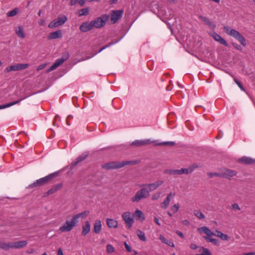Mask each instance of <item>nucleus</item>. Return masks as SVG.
Listing matches in <instances>:
<instances>
[{"label":"nucleus","instance_id":"f257e3e1","mask_svg":"<svg viewBox=\"0 0 255 255\" xmlns=\"http://www.w3.org/2000/svg\"><path fill=\"white\" fill-rule=\"evenodd\" d=\"M90 214V211L86 210L82 213L74 215L71 221L66 220L65 224L60 227L59 231L61 232L71 231L78 222L79 218H86Z\"/></svg>","mask_w":255,"mask_h":255},{"label":"nucleus","instance_id":"f03ea898","mask_svg":"<svg viewBox=\"0 0 255 255\" xmlns=\"http://www.w3.org/2000/svg\"><path fill=\"white\" fill-rule=\"evenodd\" d=\"M134 161H111L102 165V168L106 170H113L121 168L127 165L134 164Z\"/></svg>","mask_w":255,"mask_h":255},{"label":"nucleus","instance_id":"7ed1b4c3","mask_svg":"<svg viewBox=\"0 0 255 255\" xmlns=\"http://www.w3.org/2000/svg\"><path fill=\"white\" fill-rule=\"evenodd\" d=\"M58 173L55 172L51 173L48 176L36 180L34 182L28 186V188L32 189L44 185L49 183L53 178L57 175Z\"/></svg>","mask_w":255,"mask_h":255},{"label":"nucleus","instance_id":"20e7f679","mask_svg":"<svg viewBox=\"0 0 255 255\" xmlns=\"http://www.w3.org/2000/svg\"><path fill=\"white\" fill-rule=\"evenodd\" d=\"M224 29L227 34L234 37L235 39L238 40L243 46H245L246 45L245 38L242 35L240 34L239 31L231 28L228 26H224Z\"/></svg>","mask_w":255,"mask_h":255},{"label":"nucleus","instance_id":"39448f33","mask_svg":"<svg viewBox=\"0 0 255 255\" xmlns=\"http://www.w3.org/2000/svg\"><path fill=\"white\" fill-rule=\"evenodd\" d=\"M142 188L138 190L135 194L131 197V201L132 202H138L141 199L147 198L149 196V192L148 190L145 186H141Z\"/></svg>","mask_w":255,"mask_h":255},{"label":"nucleus","instance_id":"423d86ee","mask_svg":"<svg viewBox=\"0 0 255 255\" xmlns=\"http://www.w3.org/2000/svg\"><path fill=\"white\" fill-rule=\"evenodd\" d=\"M110 16L105 14L92 20L94 28H100L105 26L106 21L109 19Z\"/></svg>","mask_w":255,"mask_h":255},{"label":"nucleus","instance_id":"0eeeda50","mask_svg":"<svg viewBox=\"0 0 255 255\" xmlns=\"http://www.w3.org/2000/svg\"><path fill=\"white\" fill-rule=\"evenodd\" d=\"M191 170V169H186L184 168L180 169H167L164 170L163 172L165 174L171 175H180L183 174H188Z\"/></svg>","mask_w":255,"mask_h":255},{"label":"nucleus","instance_id":"6e6552de","mask_svg":"<svg viewBox=\"0 0 255 255\" xmlns=\"http://www.w3.org/2000/svg\"><path fill=\"white\" fill-rule=\"evenodd\" d=\"M69 57V53L68 52H65L63 54L62 57L56 60L55 62L47 70V72L52 71L57 68L58 66L61 65L65 60L68 59Z\"/></svg>","mask_w":255,"mask_h":255},{"label":"nucleus","instance_id":"1a4fd4ad","mask_svg":"<svg viewBox=\"0 0 255 255\" xmlns=\"http://www.w3.org/2000/svg\"><path fill=\"white\" fill-rule=\"evenodd\" d=\"M67 20V18L65 15L59 16L57 19H55L49 23L48 27L50 28L57 27L65 23Z\"/></svg>","mask_w":255,"mask_h":255},{"label":"nucleus","instance_id":"9d476101","mask_svg":"<svg viewBox=\"0 0 255 255\" xmlns=\"http://www.w3.org/2000/svg\"><path fill=\"white\" fill-rule=\"evenodd\" d=\"M29 66L28 64H17L14 65H12L11 66L7 67L5 69L4 72L5 73L9 72L10 71H19L21 70H23L27 68Z\"/></svg>","mask_w":255,"mask_h":255},{"label":"nucleus","instance_id":"9b49d317","mask_svg":"<svg viewBox=\"0 0 255 255\" xmlns=\"http://www.w3.org/2000/svg\"><path fill=\"white\" fill-rule=\"evenodd\" d=\"M124 10H112L111 11V20L113 23L117 22L123 16Z\"/></svg>","mask_w":255,"mask_h":255},{"label":"nucleus","instance_id":"f8f14e48","mask_svg":"<svg viewBox=\"0 0 255 255\" xmlns=\"http://www.w3.org/2000/svg\"><path fill=\"white\" fill-rule=\"evenodd\" d=\"M221 171L222 178H225L229 180H231L233 177L236 176L237 174L236 171L227 168L222 169Z\"/></svg>","mask_w":255,"mask_h":255},{"label":"nucleus","instance_id":"ddd939ff","mask_svg":"<svg viewBox=\"0 0 255 255\" xmlns=\"http://www.w3.org/2000/svg\"><path fill=\"white\" fill-rule=\"evenodd\" d=\"M164 183V181L159 180L155 182L154 183H149L147 184L142 185V186H145L146 188H148L149 192L157 189L159 187L161 186Z\"/></svg>","mask_w":255,"mask_h":255},{"label":"nucleus","instance_id":"4468645a","mask_svg":"<svg viewBox=\"0 0 255 255\" xmlns=\"http://www.w3.org/2000/svg\"><path fill=\"white\" fill-rule=\"evenodd\" d=\"M130 214V212H127L124 213L122 215V218L129 229L131 228L133 223V220L131 217Z\"/></svg>","mask_w":255,"mask_h":255},{"label":"nucleus","instance_id":"2eb2a0df","mask_svg":"<svg viewBox=\"0 0 255 255\" xmlns=\"http://www.w3.org/2000/svg\"><path fill=\"white\" fill-rule=\"evenodd\" d=\"M92 21L83 22L80 26L79 29L81 32H86L93 29Z\"/></svg>","mask_w":255,"mask_h":255},{"label":"nucleus","instance_id":"dca6fc26","mask_svg":"<svg viewBox=\"0 0 255 255\" xmlns=\"http://www.w3.org/2000/svg\"><path fill=\"white\" fill-rule=\"evenodd\" d=\"M174 196V194L170 193L166 199L160 204V207L163 209H166L169 206L171 198Z\"/></svg>","mask_w":255,"mask_h":255},{"label":"nucleus","instance_id":"f3484780","mask_svg":"<svg viewBox=\"0 0 255 255\" xmlns=\"http://www.w3.org/2000/svg\"><path fill=\"white\" fill-rule=\"evenodd\" d=\"M152 141L150 139L145 140H136L131 143V145H134L136 146H141L143 145H146L148 144L152 143Z\"/></svg>","mask_w":255,"mask_h":255},{"label":"nucleus","instance_id":"a211bd4d","mask_svg":"<svg viewBox=\"0 0 255 255\" xmlns=\"http://www.w3.org/2000/svg\"><path fill=\"white\" fill-rule=\"evenodd\" d=\"M14 31L18 37L24 39L25 37L23 27L22 25H18L14 27Z\"/></svg>","mask_w":255,"mask_h":255},{"label":"nucleus","instance_id":"6ab92c4d","mask_svg":"<svg viewBox=\"0 0 255 255\" xmlns=\"http://www.w3.org/2000/svg\"><path fill=\"white\" fill-rule=\"evenodd\" d=\"M197 231L200 233H203L207 235L206 237H210L213 235L215 236L216 233L212 232L206 226H203L197 229Z\"/></svg>","mask_w":255,"mask_h":255},{"label":"nucleus","instance_id":"aec40b11","mask_svg":"<svg viewBox=\"0 0 255 255\" xmlns=\"http://www.w3.org/2000/svg\"><path fill=\"white\" fill-rule=\"evenodd\" d=\"M212 36L215 39V40L219 42L221 44L226 46H227L228 45L227 41L217 33H213L212 35Z\"/></svg>","mask_w":255,"mask_h":255},{"label":"nucleus","instance_id":"412c9836","mask_svg":"<svg viewBox=\"0 0 255 255\" xmlns=\"http://www.w3.org/2000/svg\"><path fill=\"white\" fill-rule=\"evenodd\" d=\"M88 156L87 154H83L77 158L75 161L72 162L71 164V168H73L75 166L77 165L81 161L85 160Z\"/></svg>","mask_w":255,"mask_h":255},{"label":"nucleus","instance_id":"4be33fe9","mask_svg":"<svg viewBox=\"0 0 255 255\" xmlns=\"http://www.w3.org/2000/svg\"><path fill=\"white\" fill-rule=\"evenodd\" d=\"M239 161L245 164H253L255 163V159L247 156L240 158L239 159Z\"/></svg>","mask_w":255,"mask_h":255},{"label":"nucleus","instance_id":"5701e85b","mask_svg":"<svg viewBox=\"0 0 255 255\" xmlns=\"http://www.w3.org/2000/svg\"><path fill=\"white\" fill-rule=\"evenodd\" d=\"M26 241H21L17 242H12V249H20L25 247L27 245Z\"/></svg>","mask_w":255,"mask_h":255},{"label":"nucleus","instance_id":"b1692460","mask_svg":"<svg viewBox=\"0 0 255 255\" xmlns=\"http://www.w3.org/2000/svg\"><path fill=\"white\" fill-rule=\"evenodd\" d=\"M102 230V223L100 220H96L94 224V232L99 234Z\"/></svg>","mask_w":255,"mask_h":255},{"label":"nucleus","instance_id":"393cba45","mask_svg":"<svg viewBox=\"0 0 255 255\" xmlns=\"http://www.w3.org/2000/svg\"><path fill=\"white\" fill-rule=\"evenodd\" d=\"M62 187H63L62 183L57 184L53 186L50 189H49L46 192L47 195H49L53 194L54 193H55L57 191H58L60 189H61Z\"/></svg>","mask_w":255,"mask_h":255},{"label":"nucleus","instance_id":"a878e982","mask_svg":"<svg viewBox=\"0 0 255 255\" xmlns=\"http://www.w3.org/2000/svg\"><path fill=\"white\" fill-rule=\"evenodd\" d=\"M199 18L203 21L205 23V24H206V25H208L210 27L214 29L216 27V25L213 23V22L212 21H211L209 19H208L207 17L204 16H202V15H200L199 16Z\"/></svg>","mask_w":255,"mask_h":255},{"label":"nucleus","instance_id":"bb28decb","mask_svg":"<svg viewBox=\"0 0 255 255\" xmlns=\"http://www.w3.org/2000/svg\"><path fill=\"white\" fill-rule=\"evenodd\" d=\"M91 230V226L90 222L88 221H87L85 223V225L82 226V234L83 236H86L87 234H88Z\"/></svg>","mask_w":255,"mask_h":255},{"label":"nucleus","instance_id":"cd10ccee","mask_svg":"<svg viewBox=\"0 0 255 255\" xmlns=\"http://www.w3.org/2000/svg\"><path fill=\"white\" fill-rule=\"evenodd\" d=\"M0 249L5 251L12 249V242L5 243L0 241Z\"/></svg>","mask_w":255,"mask_h":255},{"label":"nucleus","instance_id":"c85d7f7f","mask_svg":"<svg viewBox=\"0 0 255 255\" xmlns=\"http://www.w3.org/2000/svg\"><path fill=\"white\" fill-rule=\"evenodd\" d=\"M62 34L60 31H56L55 32H51L48 36V39H53L58 38H61Z\"/></svg>","mask_w":255,"mask_h":255},{"label":"nucleus","instance_id":"c756f323","mask_svg":"<svg viewBox=\"0 0 255 255\" xmlns=\"http://www.w3.org/2000/svg\"><path fill=\"white\" fill-rule=\"evenodd\" d=\"M107 224L109 228H117L118 227V222L113 219L107 218Z\"/></svg>","mask_w":255,"mask_h":255},{"label":"nucleus","instance_id":"7c9ffc66","mask_svg":"<svg viewBox=\"0 0 255 255\" xmlns=\"http://www.w3.org/2000/svg\"><path fill=\"white\" fill-rule=\"evenodd\" d=\"M215 233V236L220 238L223 241H228L230 239V237L227 234H223L219 231L216 230Z\"/></svg>","mask_w":255,"mask_h":255},{"label":"nucleus","instance_id":"2f4dec72","mask_svg":"<svg viewBox=\"0 0 255 255\" xmlns=\"http://www.w3.org/2000/svg\"><path fill=\"white\" fill-rule=\"evenodd\" d=\"M26 98V97H24L22 99H19L18 100H17V101H15L13 102H11V103H8V104H6L5 105H0V109H5V108H8V107H10L13 105H14L16 104H18L20 101H21L22 100L25 99Z\"/></svg>","mask_w":255,"mask_h":255},{"label":"nucleus","instance_id":"473e14b6","mask_svg":"<svg viewBox=\"0 0 255 255\" xmlns=\"http://www.w3.org/2000/svg\"><path fill=\"white\" fill-rule=\"evenodd\" d=\"M133 215L137 218V220H141L142 221L145 219L143 213L138 209L135 211Z\"/></svg>","mask_w":255,"mask_h":255},{"label":"nucleus","instance_id":"72a5a7b5","mask_svg":"<svg viewBox=\"0 0 255 255\" xmlns=\"http://www.w3.org/2000/svg\"><path fill=\"white\" fill-rule=\"evenodd\" d=\"M89 13V9L88 7L80 9L78 11V15L79 16L87 15Z\"/></svg>","mask_w":255,"mask_h":255},{"label":"nucleus","instance_id":"f704fd0d","mask_svg":"<svg viewBox=\"0 0 255 255\" xmlns=\"http://www.w3.org/2000/svg\"><path fill=\"white\" fill-rule=\"evenodd\" d=\"M136 234L139 239L142 241H145L146 238L145 237V234L143 232L141 231L140 230H137L136 231Z\"/></svg>","mask_w":255,"mask_h":255},{"label":"nucleus","instance_id":"c9c22d12","mask_svg":"<svg viewBox=\"0 0 255 255\" xmlns=\"http://www.w3.org/2000/svg\"><path fill=\"white\" fill-rule=\"evenodd\" d=\"M204 238L208 242H211L215 245H219L218 241L216 239L211 238L208 237H204Z\"/></svg>","mask_w":255,"mask_h":255},{"label":"nucleus","instance_id":"e433bc0d","mask_svg":"<svg viewBox=\"0 0 255 255\" xmlns=\"http://www.w3.org/2000/svg\"><path fill=\"white\" fill-rule=\"evenodd\" d=\"M194 215L199 219H204L205 218V216L199 210H195L194 211Z\"/></svg>","mask_w":255,"mask_h":255},{"label":"nucleus","instance_id":"4c0bfd02","mask_svg":"<svg viewBox=\"0 0 255 255\" xmlns=\"http://www.w3.org/2000/svg\"><path fill=\"white\" fill-rule=\"evenodd\" d=\"M231 209L234 211H237L241 210V208L239 206V204L237 203H234L231 205L230 206Z\"/></svg>","mask_w":255,"mask_h":255},{"label":"nucleus","instance_id":"58836bf2","mask_svg":"<svg viewBox=\"0 0 255 255\" xmlns=\"http://www.w3.org/2000/svg\"><path fill=\"white\" fill-rule=\"evenodd\" d=\"M208 177L212 178L214 176L220 177L222 178V171L221 170L220 173L218 172H209L207 174Z\"/></svg>","mask_w":255,"mask_h":255},{"label":"nucleus","instance_id":"ea45409f","mask_svg":"<svg viewBox=\"0 0 255 255\" xmlns=\"http://www.w3.org/2000/svg\"><path fill=\"white\" fill-rule=\"evenodd\" d=\"M175 144V143L174 141H166V142H160L156 145H169V146H173Z\"/></svg>","mask_w":255,"mask_h":255},{"label":"nucleus","instance_id":"a19ab883","mask_svg":"<svg viewBox=\"0 0 255 255\" xmlns=\"http://www.w3.org/2000/svg\"><path fill=\"white\" fill-rule=\"evenodd\" d=\"M161 194L160 192H157L154 193L152 195L151 199L154 201L157 200L161 197Z\"/></svg>","mask_w":255,"mask_h":255},{"label":"nucleus","instance_id":"79ce46f5","mask_svg":"<svg viewBox=\"0 0 255 255\" xmlns=\"http://www.w3.org/2000/svg\"><path fill=\"white\" fill-rule=\"evenodd\" d=\"M201 249L203 251L202 254H197L196 255H211V254L208 249L203 248V247H202Z\"/></svg>","mask_w":255,"mask_h":255},{"label":"nucleus","instance_id":"37998d69","mask_svg":"<svg viewBox=\"0 0 255 255\" xmlns=\"http://www.w3.org/2000/svg\"><path fill=\"white\" fill-rule=\"evenodd\" d=\"M17 9H14L11 11H8L6 15L7 16L11 17L15 16L17 13Z\"/></svg>","mask_w":255,"mask_h":255},{"label":"nucleus","instance_id":"c03bdc74","mask_svg":"<svg viewBox=\"0 0 255 255\" xmlns=\"http://www.w3.org/2000/svg\"><path fill=\"white\" fill-rule=\"evenodd\" d=\"M115 251V249L113 246L110 244L107 246V252L108 253L112 254Z\"/></svg>","mask_w":255,"mask_h":255},{"label":"nucleus","instance_id":"a18cd8bd","mask_svg":"<svg viewBox=\"0 0 255 255\" xmlns=\"http://www.w3.org/2000/svg\"><path fill=\"white\" fill-rule=\"evenodd\" d=\"M179 208V205L178 204H174L171 207V210L174 213H177Z\"/></svg>","mask_w":255,"mask_h":255},{"label":"nucleus","instance_id":"49530a36","mask_svg":"<svg viewBox=\"0 0 255 255\" xmlns=\"http://www.w3.org/2000/svg\"><path fill=\"white\" fill-rule=\"evenodd\" d=\"M234 81L238 85V86L242 90L245 91L244 88L243 87L241 83L237 79H234Z\"/></svg>","mask_w":255,"mask_h":255},{"label":"nucleus","instance_id":"de8ad7c7","mask_svg":"<svg viewBox=\"0 0 255 255\" xmlns=\"http://www.w3.org/2000/svg\"><path fill=\"white\" fill-rule=\"evenodd\" d=\"M198 165L197 164H193L192 165L189 167L188 168H186V169H191L192 170L190 172V173H191L194 169L198 168Z\"/></svg>","mask_w":255,"mask_h":255},{"label":"nucleus","instance_id":"09e8293b","mask_svg":"<svg viewBox=\"0 0 255 255\" xmlns=\"http://www.w3.org/2000/svg\"><path fill=\"white\" fill-rule=\"evenodd\" d=\"M124 245H125V248H126V250H127V251L128 252H130L131 248L129 247V246L126 242H125Z\"/></svg>","mask_w":255,"mask_h":255},{"label":"nucleus","instance_id":"8fccbe9b","mask_svg":"<svg viewBox=\"0 0 255 255\" xmlns=\"http://www.w3.org/2000/svg\"><path fill=\"white\" fill-rule=\"evenodd\" d=\"M113 43H110L109 44H108V45L105 46H103V47H102L100 50H99V52H101V51H102L104 49H106V48L109 47L110 46L112 45Z\"/></svg>","mask_w":255,"mask_h":255},{"label":"nucleus","instance_id":"3c124183","mask_svg":"<svg viewBox=\"0 0 255 255\" xmlns=\"http://www.w3.org/2000/svg\"><path fill=\"white\" fill-rule=\"evenodd\" d=\"M159 239L163 243H167L166 239L162 236L160 235L159 237Z\"/></svg>","mask_w":255,"mask_h":255},{"label":"nucleus","instance_id":"603ef678","mask_svg":"<svg viewBox=\"0 0 255 255\" xmlns=\"http://www.w3.org/2000/svg\"><path fill=\"white\" fill-rule=\"evenodd\" d=\"M45 67V64H41L39 66H38V67L37 68V71L41 70L43 69V68H44Z\"/></svg>","mask_w":255,"mask_h":255},{"label":"nucleus","instance_id":"864d4df0","mask_svg":"<svg viewBox=\"0 0 255 255\" xmlns=\"http://www.w3.org/2000/svg\"><path fill=\"white\" fill-rule=\"evenodd\" d=\"M39 25H42V26L44 25L45 24V20L43 19H40V20L39 21Z\"/></svg>","mask_w":255,"mask_h":255},{"label":"nucleus","instance_id":"5fc2aeb1","mask_svg":"<svg viewBox=\"0 0 255 255\" xmlns=\"http://www.w3.org/2000/svg\"><path fill=\"white\" fill-rule=\"evenodd\" d=\"M182 224L185 226H188L190 223L188 220H184L182 221Z\"/></svg>","mask_w":255,"mask_h":255},{"label":"nucleus","instance_id":"6e6d98bb","mask_svg":"<svg viewBox=\"0 0 255 255\" xmlns=\"http://www.w3.org/2000/svg\"><path fill=\"white\" fill-rule=\"evenodd\" d=\"M78 2L80 6H82L85 3V0H80L78 1Z\"/></svg>","mask_w":255,"mask_h":255},{"label":"nucleus","instance_id":"4d7b16f0","mask_svg":"<svg viewBox=\"0 0 255 255\" xmlns=\"http://www.w3.org/2000/svg\"><path fill=\"white\" fill-rule=\"evenodd\" d=\"M78 1V0H71L70 5H73L76 3V2Z\"/></svg>","mask_w":255,"mask_h":255},{"label":"nucleus","instance_id":"13d9d810","mask_svg":"<svg viewBox=\"0 0 255 255\" xmlns=\"http://www.w3.org/2000/svg\"><path fill=\"white\" fill-rule=\"evenodd\" d=\"M176 233H177V234L178 236H180V237H181L182 238H184V235H183V233H182L181 232L179 231H177L176 232Z\"/></svg>","mask_w":255,"mask_h":255},{"label":"nucleus","instance_id":"bf43d9fd","mask_svg":"<svg viewBox=\"0 0 255 255\" xmlns=\"http://www.w3.org/2000/svg\"><path fill=\"white\" fill-rule=\"evenodd\" d=\"M154 222H155V223H156L157 225H158V226H160V222H159V220H158V218H157L156 217H155V218H154Z\"/></svg>","mask_w":255,"mask_h":255},{"label":"nucleus","instance_id":"052dcab7","mask_svg":"<svg viewBox=\"0 0 255 255\" xmlns=\"http://www.w3.org/2000/svg\"><path fill=\"white\" fill-rule=\"evenodd\" d=\"M57 255H63V252L61 248L58 250Z\"/></svg>","mask_w":255,"mask_h":255},{"label":"nucleus","instance_id":"680f3d73","mask_svg":"<svg viewBox=\"0 0 255 255\" xmlns=\"http://www.w3.org/2000/svg\"><path fill=\"white\" fill-rule=\"evenodd\" d=\"M190 247L193 250H196L197 249V246L195 244H191Z\"/></svg>","mask_w":255,"mask_h":255},{"label":"nucleus","instance_id":"e2e57ef3","mask_svg":"<svg viewBox=\"0 0 255 255\" xmlns=\"http://www.w3.org/2000/svg\"><path fill=\"white\" fill-rule=\"evenodd\" d=\"M243 255H255V252H250L248 253H244Z\"/></svg>","mask_w":255,"mask_h":255},{"label":"nucleus","instance_id":"0e129e2a","mask_svg":"<svg viewBox=\"0 0 255 255\" xmlns=\"http://www.w3.org/2000/svg\"><path fill=\"white\" fill-rule=\"evenodd\" d=\"M233 45H234V46L235 47H236L238 50H240L241 49V46L239 45H237L236 44H234V43L233 44Z\"/></svg>","mask_w":255,"mask_h":255},{"label":"nucleus","instance_id":"69168bd1","mask_svg":"<svg viewBox=\"0 0 255 255\" xmlns=\"http://www.w3.org/2000/svg\"><path fill=\"white\" fill-rule=\"evenodd\" d=\"M118 0H110V4L116 3L118 1Z\"/></svg>","mask_w":255,"mask_h":255},{"label":"nucleus","instance_id":"338daca9","mask_svg":"<svg viewBox=\"0 0 255 255\" xmlns=\"http://www.w3.org/2000/svg\"><path fill=\"white\" fill-rule=\"evenodd\" d=\"M167 244H168L169 246H171V247H174V244L171 241H170L169 243H166Z\"/></svg>","mask_w":255,"mask_h":255},{"label":"nucleus","instance_id":"774afa93","mask_svg":"<svg viewBox=\"0 0 255 255\" xmlns=\"http://www.w3.org/2000/svg\"><path fill=\"white\" fill-rule=\"evenodd\" d=\"M167 214L170 217L172 216V214L170 212H168Z\"/></svg>","mask_w":255,"mask_h":255}]
</instances>
